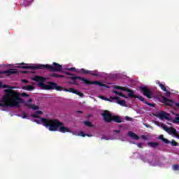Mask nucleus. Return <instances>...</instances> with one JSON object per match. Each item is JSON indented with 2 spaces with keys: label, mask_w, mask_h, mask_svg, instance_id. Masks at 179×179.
<instances>
[{
  "label": "nucleus",
  "mask_w": 179,
  "mask_h": 179,
  "mask_svg": "<svg viewBox=\"0 0 179 179\" xmlns=\"http://www.w3.org/2000/svg\"><path fill=\"white\" fill-rule=\"evenodd\" d=\"M159 139H160L161 141H163V139H164V136H163L162 134L160 135V136H159Z\"/></svg>",
  "instance_id": "58836bf2"
},
{
  "label": "nucleus",
  "mask_w": 179,
  "mask_h": 179,
  "mask_svg": "<svg viewBox=\"0 0 179 179\" xmlns=\"http://www.w3.org/2000/svg\"><path fill=\"white\" fill-rule=\"evenodd\" d=\"M32 80L34 82H39L38 83V86L39 87H41L43 90H57V92H62L64 90V87L61 86H58V84L52 82H50L48 85L44 84V83L46 80V78L43 77V76H35L33 78Z\"/></svg>",
  "instance_id": "20e7f679"
},
{
  "label": "nucleus",
  "mask_w": 179,
  "mask_h": 179,
  "mask_svg": "<svg viewBox=\"0 0 179 179\" xmlns=\"http://www.w3.org/2000/svg\"><path fill=\"white\" fill-rule=\"evenodd\" d=\"M75 94H78V96H80V97H83V93H82L78 90H76Z\"/></svg>",
  "instance_id": "cd10ccee"
},
{
  "label": "nucleus",
  "mask_w": 179,
  "mask_h": 179,
  "mask_svg": "<svg viewBox=\"0 0 179 179\" xmlns=\"http://www.w3.org/2000/svg\"><path fill=\"white\" fill-rule=\"evenodd\" d=\"M41 121L43 123V126L48 128L49 131L55 132L58 131L59 132H62L65 134V132H71L69 128L66 127H64V123L59 122L58 119H48V118H41Z\"/></svg>",
  "instance_id": "f03ea898"
},
{
  "label": "nucleus",
  "mask_w": 179,
  "mask_h": 179,
  "mask_svg": "<svg viewBox=\"0 0 179 179\" xmlns=\"http://www.w3.org/2000/svg\"><path fill=\"white\" fill-rule=\"evenodd\" d=\"M23 116L22 117V118H27V115H26V113L24 112H23Z\"/></svg>",
  "instance_id": "37998d69"
},
{
  "label": "nucleus",
  "mask_w": 179,
  "mask_h": 179,
  "mask_svg": "<svg viewBox=\"0 0 179 179\" xmlns=\"http://www.w3.org/2000/svg\"><path fill=\"white\" fill-rule=\"evenodd\" d=\"M139 90L143 96H145V97H148V99H152V91L148 88V86H140Z\"/></svg>",
  "instance_id": "423d86ee"
},
{
  "label": "nucleus",
  "mask_w": 179,
  "mask_h": 179,
  "mask_svg": "<svg viewBox=\"0 0 179 179\" xmlns=\"http://www.w3.org/2000/svg\"><path fill=\"white\" fill-rule=\"evenodd\" d=\"M128 136H130V138H132V139H135V141L139 140V136H138L136 134L134 133L133 131H129Z\"/></svg>",
  "instance_id": "ddd939ff"
},
{
  "label": "nucleus",
  "mask_w": 179,
  "mask_h": 179,
  "mask_svg": "<svg viewBox=\"0 0 179 179\" xmlns=\"http://www.w3.org/2000/svg\"><path fill=\"white\" fill-rule=\"evenodd\" d=\"M162 142H164L166 145H169V143H170V141H169L167 138H164Z\"/></svg>",
  "instance_id": "c756f323"
},
{
  "label": "nucleus",
  "mask_w": 179,
  "mask_h": 179,
  "mask_svg": "<svg viewBox=\"0 0 179 179\" xmlns=\"http://www.w3.org/2000/svg\"><path fill=\"white\" fill-rule=\"evenodd\" d=\"M171 143L172 146H178V143H177L174 141H171Z\"/></svg>",
  "instance_id": "7c9ffc66"
},
{
  "label": "nucleus",
  "mask_w": 179,
  "mask_h": 179,
  "mask_svg": "<svg viewBox=\"0 0 179 179\" xmlns=\"http://www.w3.org/2000/svg\"><path fill=\"white\" fill-rule=\"evenodd\" d=\"M122 87L118 85L115 86V89H118L119 90H121Z\"/></svg>",
  "instance_id": "ea45409f"
},
{
  "label": "nucleus",
  "mask_w": 179,
  "mask_h": 179,
  "mask_svg": "<svg viewBox=\"0 0 179 179\" xmlns=\"http://www.w3.org/2000/svg\"><path fill=\"white\" fill-rule=\"evenodd\" d=\"M66 75H68V79L72 80V81L69 82L71 85H76V86H78V82L76 80H78V79L79 80H82V82H83V83H85V85H97L98 86H101L102 87H107L108 89L109 87L108 85L103 84L100 81H92L90 80L85 79L83 77L78 76H76V74H71L70 73L67 72L66 73Z\"/></svg>",
  "instance_id": "39448f33"
},
{
  "label": "nucleus",
  "mask_w": 179,
  "mask_h": 179,
  "mask_svg": "<svg viewBox=\"0 0 179 179\" xmlns=\"http://www.w3.org/2000/svg\"><path fill=\"white\" fill-rule=\"evenodd\" d=\"M10 89H15V87H11Z\"/></svg>",
  "instance_id": "13d9d810"
},
{
  "label": "nucleus",
  "mask_w": 179,
  "mask_h": 179,
  "mask_svg": "<svg viewBox=\"0 0 179 179\" xmlns=\"http://www.w3.org/2000/svg\"><path fill=\"white\" fill-rule=\"evenodd\" d=\"M110 100H112V101L116 100L117 104H120V106H122L123 107H125V104H127V101L125 100H120L118 96H110Z\"/></svg>",
  "instance_id": "9d476101"
},
{
  "label": "nucleus",
  "mask_w": 179,
  "mask_h": 179,
  "mask_svg": "<svg viewBox=\"0 0 179 179\" xmlns=\"http://www.w3.org/2000/svg\"><path fill=\"white\" fill-rule=\"evenodd\" d=\"M101 115L103 117L105 122H111V121H113V116L108 112V110H104Z\"/></svg>",
  "instance_id": "6e6552de"
},
{
  "label": "nucleus",
  "mask_w": 179,
  "mask_h": 179,
  "mask_svg": "<svg viewBox=\"0 0 179 179\" xmlns=\"http://www.w3.org/2000/svg\"><path fill=\"white\" fill-rule=\"evenodd\" d=\"M114 132H115L116 134H120L121 132V131H120V130H115Z\"/></svg>",
  "instance_id": "49530a36"
},
{
  "label": "nucleus",
  "mask_w": 179,
  "mask_h": 179,
  "mask_svg": "<svg viewBox=\"0 0 179 179\" xmlns=\"http://www.w3.org/2000/svg\"><path fill=\"white\" fill-rule=\"evenodd\" d=\"M162 127L164 131H166V132L169 133V131H170V127L165 126L164 124H162Z\"/></svg>",
  "instance_id": "a878e982"
},
{
  "label": "nucleus",
  "mask_w": 179,
  "mask_h": 179,
  "mask_svg": "<svg viewBox=\"0 0 179 179\" xmlns=\"http://www.w3.org/2000/svg\"><path fill=\"white\" fill-rule=\"evenodd\" d=\"M78 113H82L81 111H78Z\"/></svg>",
  "instance_id": "052dcab7"
},
{
  "label": "nucleus",
  "mask_w": 179,
  "mask_h": 179,
  "mask_svg": "<svg viewBox=\"0 0 179 179\" xmlns=\"http://www.w3.org/2000/svg\"><path fill=\"white\" fill-rule=\"evenodd\" d=\"M157 117L160 120H170V114L166 113L164 111L159 112Z\"/></svg>",
  "instance_id": "9b49d317"
},
{
  "label": "nucleus",
  "mask_w": 179,
  "mask_h": 179,
  "mask_svg": "<svg viewBox=\"0 0 179 179\" xmlns=\"http://www.w3.org/2000/svg\"><path fill=\"white\" fill-rule=\"evenodd\" d=\"M131 98L134 99H139L141 101H143V103L147 102L148 101L145 100V98H143V96H139V95H135L133 94V96H131Z\"/></svg>",
  "instance_id": "f3484780"
},
{
  "label": "nucleus",
  "mask_w": 179,
  "mask_h": 179,
  "mask_svg": "<svg viewBox=\"0 0 179 179\" xmlns=\"http://www.w3.org/2000/svg\"><path fill=\"white\" fill-rule=\"evenodd\" d=\"M3 89H6V87H9V86L6 85H3L2 87Z\"/></svg>",
  "instance_id": "de8ad7c7"
},
{
  "label": "nucleus",
  "mask_w": 179,
  "mask_h": 179,
  "mask_svg": "<svg viewBox=\"0 0 179 179\" xmlns=\"http://www.w3.org/2000/svg\"><path fill=\"white\" fill-rule=\"evenodd\" d=\"M23 90H28V92H31L34 90V86L33 85H25L22 87Z\"/></svg>",
  "instance_id": "dca6fc26"
},
{
  "label": "nucleus",
  "mask_w": 179,
  "mask_h": 179,
  "mask_svg": "<svg viewBox=\"0 0 179 179\" xmlns=\"http://www.w3.org/2000/svg\"><path fill=\"white\" fill-rule=\"evenodd\" d=\"M85 125H86L87 127H89L90 128L93 127V124H92V122H89V121H85L84 122Z\"/></svg>",
  "instance_id": "393cba45"
},
{
  "label": "nucleus",
  "mask_w": 179,
  "mask_h": 179,
  "mask_svg": "<svg viewBox=\"0 0 179 179\" xmlns=\"http://www.w3.org/2000/svg\"><path fill=\"white\" fill-rule=\"evenodd\" d=\"M19 68H22V69H32L33 71H36V69H48V71H50L51 72H61V71H62V65L55 62L52 63V66L50 64L27 66L22 63Z\"/></svg>",
  "instance_id": "7ed1b4c3"
},
{
  "label": "nucleus",
  "mask_w": 179,
  "mask_h": 179,
  "mask_svg": "<svg viewBox=\"0 0 179 179\" xmlns=\"http://www.w3.org/2000/svg\"><path fill=\"white\" fill-rule=\"evenodd\" d=\"M168 134H173V135H177V130L173 127H169V131Z\"/></svg>",
  "instance_id": "aec40b11"
},
{
  "label": "nucleus",
  "mask_w": 179,
  "mask_h": 179,
  "mask_svg": "<svg viewBox=\"0 0 179 179\" xmlns=\"http://www.w3.org/2000/svg\"><path fill=\"white\" fill-rule=\"evenodd\" d=\"M17 73H19V71H17V69H9L7 71H1L0 72V75H17Z\"/></svg>",
  "instance_id": "1a4fd4ad"
},
{
  "label": "nucleus",
  "mask_w": 179,
  "mask_h": 179,
  "mask_svg": "<svg viewBox=\"0 0 179 179\" xmlns=\"http://www.w3.org/2000/svg\"><path fill=\"white\" fill-rule=\"evenodd\" d=\"M6 94L3 96L0 102L1 107H20L24 103L21 97H29V94L25 92L19 93L13 90H5Z\"/></svg>",
  "instance_id": "f257e3e1"
},
{
  "label": "nucleus",
  "mask_w": 179,
  "mask_h": 179,
  "mask_svg": "<svg viewBox=\"0 0 179 179\" xmlns=\"http://www.w3.org/2000/svg\"><path fill=\"white\" fill-rule=\"evenodd\" d=\"M125 120H127V121H131V117H129V116H126L125 117Z\"/></svg>",
  "instance_id": "c03bdc74"
},
{
  "label": "nucleus",
  "mask_w": 179,
  "mask_h": 179,
  "mask_svg": "<svg viewBox=\"0 0 179 179\" xmlns=\"http://www.w3.org/2000/svg\"><path fill=\"white\" fill-rule=\"evenodd\" d=\"M119 96H120L121 97H124V99H128V96L122 94V92H120Z\"/></svg>",
  "instance_id": "2f4dec72"
},
{
  "label": "nucleus",
  "mask_w": 179,
  "mask_h": 179,
  "mask_svg": "<svg viewBox=\"0 0 179 179\" xmlns=\"http://www.w3.org/2000/svg\"><path fill=\"white\" fill-rule=\"evenodd\" d=\"M154 123L155 124V125H157V126L159 127V122H157V121H155Z\"/></svg>",
  "instance_id": "8fccbe9b"
},
{
  "label": "nucleus",
  "mask_w": 179,
  "mask_h": 179,
  "mask_svg": "<svg viewBox=\"0 0 179 179\" xmlns=\"http://www.w3.org/2000/svg\"><path fill=\"white\" fill-rule=\"evenodd\" d=\"M173 170H174L175 171H177L178 170H179V165L176 164V165H173L172 167Z\"/></svg>",
  "instance_id": "c85d7f7f"
},
{
  "label": "nucleus",
  "mask_w": 179,
  "mask_h": 179,
  "mask_svg": "<svg viewBox=\"0 0 179 179\" xmlns=\"http://www.w3.org/2000/svg\"><path fill=\"white\" fill-rule=\"evenodd\" d=\"M175 122H179V116L175 118Z\"/></svg>",
  "instance_id": "a18cd8bd"
},
{
  "label": "nucleus",
  "mask_w": 179,
  "mask_h": 179,
  "mask_svg": "<svg viewBox=\"0 0 179 179\" xmlns=\"http://www.w3.org/2000/svg\"><path fill=\"white\" fill-rule=\"evenodd\" d=\"M143 143H138L137 144V146H138V148H139L140 149H142V148H143Z\"/></svg>",
  "instance_id": "72a5a7b5"
},
{
  "label": "nucleus",
  "mask_w": 179,
  "mask_h": 179,
  "mask_svg": "<svg viewBox=\"0 0 179 179\" xmlns=\"http://www.w3.org/2000/svg\"><path fill=\"white\" fill-rule=\"evenodd\" d=\"M69 71H72L73 72H76V69L75 67H71L69 69Z\"/></svg>",
  "instance_id": "e433bc0d"
},
{
  "label": "nucleus",
  "mask_w": 179,
  "mask_h": 179,
  "mask_svg": "<svg viewBox=\"0 0 179 179\" xmlns=\"http://www.w3.org/2000/svg\"><path fill=\"white\" fill-rule=\"evenodd\" d=\"M80 136H83V138H85V136H92V135L86 134H85V132H83V131H81V132L80 133Z\"/></svg>",
  "instance_id": "bb28decb"
},
{
  "label": "nucleus",
  "mask_w": 179,
  "mask_h": 179,
  "mask_svg": "<svg viewBox=\"0 0 179 179\" xmlns=\"http://www.w3.org/2000/svg\"><path fill=\"white\" fill-rule=\"evenodd\" d=\"M166 92L167 96H170V94H171V93H170V92H169V91H166Z\"/></svg>",
  "instance_id": "603ef678"
},
{
  "label": "nucleus",
  "mask_w": 179,
  "mask_h": 179,
  "mask_svg": "<svg viewBox=\"0 0 179 179\" xmlns=\"http://www.w3.org/2000/svg\"><path fill=\"white\" fill-rule=\"evenodd\" d=\"M164 101L166 106H169L171 107H173V105L174 104V102H173L171 100H169L167 98H164Z\"/></svg>",
  "instance_id": "a211bd4d"
},
{
  "label": "nucleus",
  "mask_w": 179,
  "mask_h": 179,
  "mask_svg": "<svg viewBox=\"0 0 179 179\" xmlns=\"http://www.w3.org/2000/svg\"><path fill=\"white\" fill-rule=\"evenodd\" d=\"M31 117H32L33 118H40V116L37 114H31Z\"/></svg>",
  "instance_id": "473e14b6"
},
{
  "label": "nucleus",
  "mask_w": 179,
  "mask_h": 179,
  "mask_svg": "<svg viewBox=\"0 0 179 179\" xmlns=\"http://www.w3.org/2000/svg\"><path fill=\"white\" fill-rule=\"evenodd\" d=\"M22 73H29V71H22Z\"/></svg>",
  "instance_id": "5fc2aeb1"
},
{
  "label": "nucleus",
  "mask_w": 179,
  "mask_h": 179,
  "mask_svg": "<svg viewBox=\"0 0 179 179\" xmlns=\"http://www.w3.org/2000/svg\"><path fill=\"white\" fill-rule=\"evenodd\" d=\"M64 92H69L70 93H73L75 94V93H76V90L73 89V88H64Z\"/></svg>",
  "instance_id": "4be33fe9"
},
{
  "label": "nucleus",
  "mask_w": 179,
  "mask_h": 179,
  "mask_svg": "<svg viewBox=\"0 0 179 179\" xmlns=\"http://www.w3.org/2000/svg\"><path fill=\"white\" fill-rule=\"evenodd\" d=\"M50 76H52L53 78H56V79H58L59 78H64V76L57 74L56 73H52L50 75Z\"/></svg>",
  "instance_id": "412c9836"
},
{
  "label": "nucleus",
  "mask_w": 179,
  "mask_h": 179,
  "mask_svg": "<svg viewBox=\"0 0 179 179\" xmlns=\"http://www.w3.org/2000/svg\"><path fill=\"white\" fill-rule=\"evenodd\" d=\"M148 146H150V148H152V149H156V148H157V146H159V145L160 144L157 142H148Z\"/></svg>",
  "instance_id": "2eb2a0df"
},
{
  "label": "nucleus",
  "mask_w": 179,
  "mask_h": 179,
  "mask_svg": "<svg viewBox=\"0 0 179 179\" xmlns=\"http://www.w3.org/2000/svg\"><path fill=\"white\" fill-rule=\"evenodd\" d=\"M178 139H179V135L177 136Z\"/></svg>",
  "instance_id": "bf43d9fd"
},
{
  "label": "nucleus",
  "mask_w": 179,
  "mask_h": 179,
  "mask_svg": "<svg viewBox=\"0 0 179 179\" xmlns=\"http://www.w3.org/2000/svg\"><path fill=\"white\" fill-rule=\"evenodd\" d=\"M99 99H101V100H105L106 101H110V102L113 101V99H110L111 96H110L109 99L106 98L104 96H101V95L99 96Z\"/></svg>",
  "instance_id": "5701e85b"
},
{
  "label": "nucleus",
  "mask_w": 179,
  "mask_h": 179,
  "mask_svg": "<svg viewBox=\"0 0 179 179\" xmlns=\"http://www.w3.org/2000/svg\"><path fill=\"white\" fill-rule=\"evenodd\" d=\"M145 127H146V128H150V125L149 124H144Z\"/></svg>",
  "instance_id": "3c124183"
},
{
  "label": "nucleus",
  "mask_w": 179,
  "mask_h": 179,
  "mask_svg": "<svg viewBox=\"0 0 179 179\" xmlns=\"http://www.w3.org/2000/svg\"><path fill=\"white\" fill-rule=\"evenodd\" d=\"M25 106H27V107H29V108H31L32 110H38V106H36L34 104H30V103H26Z\"/></svg>",
  "instance_id": "6ab92c4d"
},
{
  "label": "nucleus",
  "mask_w": 179,
  "mask_h": 179,
  "mask_svg": "<svg viewBox=\"0 0 179 179\" xmlns=\"http://www.w3.org/2000/svg\"><path fill=\"white\" fill-rule=\"evenodd\" d=\"M34 122H36V124H40V120H35Z\"/></svg>",
  "instance_id": "09e8293b"
},
{
  "label": "nucleus",
  "mask_w": 179,
  "mask_h": 179,
  "mask_svg": "<svg viewBox=\"0 0 179 179\" xmlns=\"http://www.w3.org/2000/svg\"><path fill=\"white\" fill-rule=\"evenodd\" d=\"M112 121H114L115 122H117V124H121V122H122L121 117L120 116H117V115L113 116Z\"/></svg>",
  "instance_id": "4468645a"
},
{
  "label": "nucleus",
  "mask_w": 179,
  "mask_h": 179,
  "mask_svg": "<svg viewBox=\"0 0 179 179\" xmlns=\"http://www.w3.org/2000/svg\"><path fill=\"white\" fill-rule=\"evenodd\" d=\"M159 87H161L162 90H163L164 92H167V88L162 83H159Z\"/></svg>",
  "instance_id": "b1692460"
},
{
  "label": "nucleus",
  "mask_w": 179,
  "mask_h": 179,
  "mask_svg": "<svg viewBox=\"0 0 179 179\" xmlns=\"http://www.w3.org/2000/svg\"><path fill=\"white\" fill-rule=\"evenodd\" d=\"M145 104H147V106H150V107H155V104L153 103H150L149 102H145Z\"/></svg>",
  "instance_id": "f704fd0d"
},
{
  "label": "nucleus",
  "mask_w": 179,
  "mask_h": 179,
  "mask_svg": "<svg viewBox=\"0 0 179 179\" xmlns=\"http://www.w3.org/2000/svg\"><path fill=\"white\" fill-rule=\"evenodd\" d=\"M0 87H3L2 83H0Z\"/></svg>",
  "instance_id": "6e6d98bb"
},
{
  "label": "nucleus",
  "mask_w": 179,
  "mask_h": 179,
  "mask_svg": "<svg viewBox=\"0 0 179 179\" xmlns=\"http://www.w3.org/2000/svg\"><path fill=\"white\" fill-rule=\"evenodd\" d=\"M177 107H179V103H176Z\"/></svg>",
  "instance_id": "4d7b16f0"
},
{
  "label": "nucleus",
  "mask_w": 179,
  "mask_h": 179,
  "mask_svg": "<svg viewBox=\"0 0 179 179\" xmlns=\"http://www.w3.org/2000/svg\"><path fill=\"white\" fill-rule=\"evenodd\" d=\"M33 101L31 100V99H29L28 101H27V103L29 104V103H31Z\"/></svg>",
  "instance_id": "864d4df0"
},
{
  "label": "nucleus",
  "mask_w": 179,
  "mask_h": 179,
  "mask_svg": "<svg viewBox=\"0 0 179 179\" xmlns=\"http://www.w3.org/2000/svg\"><path fill=\"white\" fill-rule=\"evenodd\" d=\"M141 139H143L144 141H146L148 139V137H146V136H145V135H142L141 136Z\"/></svg>",
  "instance_id": "4c0bfd02"
},
{
  "label": "nucleus",
  "mask_w": 179,
  "mask_h": 179,
  "mask_svg": "<svg viewBox=\"0 0 179 179\" xmlns=\"http://www.w3.org/2000/svg\"><path fill=\"white\" fill-rule=\"evenodd\" d=\"M80 73H83V75H92V76H96V78H100V76H101L97 70L89 71L85 69H81Z\"/></svg>",
  "instance_id": "0eeeda50"
},
{
  "label": "nucleus",
  "mask_w": 179,
  "mask_h": 179,
  "mask_svg": "<svg viewBox=\"0 0 179 179\" xmlns=\"http://www.w3.org/2000/svg\"><path fill=\"white\" fill-rule=\"evenodd\" d=\"M121 90H122L123 92H127L129 93L128 97H132V96L134 95V91L132 90H129L127 87H122Z\"/></svg>",
  "instance_id": "f8f14e48"
},
{
  "label": "nucleus",
  "mask_w": 179,
  "mask_h": 179,
  "mask_svg": "<svg viewBox=\"0 0 179 179\" xmlns=\"http://www.w3.org/2000/svg\"><path fill=\"white\" fill-rule=\"evenodd\" d=\"M22 83H29V80L23 79L22 80Z\"/></svg>",
  "instance_id": "a19ab883"
},
{
  "label": "nucleus",
  "mask_w": 179,
  "mask_h": 179,
  "mask_svg": "<svg viewBox=\"0 0 179 179\" xmlns=\"http://www.w3.org/2000/svg\"><path fill=\"white\" fill-rule=\"evenodd\" d=\"M36 114L37 115H41V114H43V111H41V110H37V111H36Z\"/></svg>",
  "instance_id": "c9c22d12"
},
{
  "label": "nucleus",
  "mask_w": 179,
  "mask_h": 179,
  "mask_svg": "<svg viewBox=\"0 0 179 179\" xmlns=\"http://www.w3.org/2000/svg\"><path fill=\"white\" fill-rule=\"evenodd\" d=\"M113 93H115V94H117V96H120V93L119 92L116 91V90H113Z\"/></svg>",
  "instance_id": "79ce46f5"
}]
</instances>
